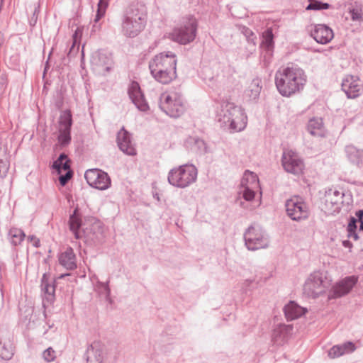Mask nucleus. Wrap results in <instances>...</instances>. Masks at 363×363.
Here are the masks:
<instances>
[{
    "instance_id": "42",
    "label": "nucleus",
    "mask_w": 363,
    "mask_h": 363,
    "mask_svg": "<svg viewBox=\"0 0 363 363\" xmlns=\"http://www.w3.org/2000/svg\"><path fill=\"white\" fill-rule=\"evenodd\" d=\"M240 32L245 35L249 43H252L253 45H256L257 37L251 29L246 26H242L240 28Z\"/></svg>"
},
{
    "instance_id": "18",
    "label": "nucleus",
    "mask_w": 363,
    "mask_h": 363,
    "mask_svg": "<svg viewBox=\"0 0 363 363\" xmlns=\"http://www.w3.org/2000/svg\"><path fill=\"white\" fill-rule=\"evenodd\" d=\"M311 36L318 43L322 45L330 43L334 38L333 30L325 24H317L311 31Z\"/></svg>"
},
{
    "instance_id": "40",
    "label": "nucleus",
    "mask_w": 363,
    "mask_h": 363,
    "mask_svg": "<svg viewBox=\"0 0 363 363\" xmlns=\"http://www.w3.org/2000/svg\"><path fill=\"white\" fill-rule=\"evenodd\" d=\"M58 141L62 146L68 145L71 141V130L59 128Z\"/></svg>"
},
{
    "instance_id": "19",
    "label": "nucleus",
    "mask_w": 363,
    "mask_h": 363,
    "mask_svg": "<svg viewBox=\"0 0 363 363\" xmlns=\"http://www.w3.org/2000/svg\"><path fill=\"white\" fill-rule=\"evenodd\" d=\"M185 148L196 155H203L207 152L205 141L197 136H189L184 143Z\"/></svg>"
},
{
    "instance_id": "56",
    "label": "nucleus",
    "mask_w": 363,
    "mask_h": 363,
    "mask_svg": "<svg viewBox=\"0 0 363 363\" xmlns=\"http://www.w3.org/2000/svg\"><path fill=\"white\" fill-rule=\"evenodd\" d=\"M342 245L345 247H347V248H349V249H351L352 247V243L350 240H343L342 241Z\"/></svg>"
},
{
    "instance_id": "7",
    "label": "nucleus",
    "mask_w": 363,
    "mask_h": 363,
    "mask_svg": "<svg viewBox=\"0 0 363 363\" xmlns=\"http://www.w3.org/2000/svg\"><path fill=\"white\" fill-rule=\"evenodd\" d=\"M112 54L104 49H99L92 53L91 65L92 70L99 75H106L113 67Z\"/></svg>"
},
{
    "instance_id": "38",
    "label": "nucleus",
    "mask_w": 363,
    "mask_h": 363,
    "mask_svg": "<svg viewBox=\"0 0 363 363\" xmlns=\"http://www.w3.org/2000/svg\"><path fill=\"white\" fill-rule=\"evenodd\" d=\"M13 355V349L11 344L8 342L2 343L0 340V357L5 360H9Z\"/></svg>"
},
{
    "instance_id": "26",
    "label": "nucleus",
    "mask_w": 363,
    "mask_h": 363,
    "mask_svg": "<svg viewBox=\"0 0 363 363\" xmlns=\"http://www.w3.org/2000/svg\"><path fill=\"white\" fill-rule=\"evenodd\" d=\"M274 46V34L272 28H267L262 33V41L261 47L264 49V58L266 60L267 57H271L273 52Z\"/></svg>"
},
{
    "instance_id": "31",
    "label": "nucleus",
    "mask_w": 363,
    "mask_h": 363,
    "mask_svg": "<svg viewBox=\"0 0 363 363\" xmlns=\"http://www.w3.org/2000/svg\"><path fill=\"white\" fill-rule=\"evenodd\" d=\"M307 130L313 136H323V122L321 118L313 117L311 118L307 124Z\"/></svg>"
},
{
    "instance_id": "37",
    "label": "nucleus",
    "mask_w": 363,
    "mask_h": 363,
    "mask_svg": "<svg viewBox=\"0 0 363 363\" xmlns=\"http://www.w3.org/2000/svg\"><path fill=\"white\" fill-rule=\"evenodd\" d=\"M96 183V184L92 185V187L99 190H105L111 185V179L106 172L100 169Z\"/></svg>"
},
{
    "instance_id": "16",
    "label": "nucleus",
    "mask_w": 363,
    "mask_h": 363,
    "mask_svg": "<svg viewBox=\"0 0 363 363\" xmlns=\"http://www.w3.org/2000/svg\"><path fill=\"white\" fill-rule=\"evenodd\" d=\"M117 145L125 154L134 156L137 154L136 149L132 143L131 135L123 127L117 133Z\"/></svg>"
},
{
    "instance_id": "6",
    "label": "nucleus",
    "mask_w": 363,
    "mask_h": 363,
    "mask_svg": "<svg viewBox=\"0 0 363 363\" xmlns=\"http://www.w3.org/2000/svg\"><path fill=\"white\" fill-rule=\"evenodd\" d=\"M197 169L193 164H183L173 168L168 174L169 183L178 188H185L194 183L197 178Z\"/></svg>"
},
{
    "instance_id": "59",
    "label": "nucleus",
    "mask_w": 363,
    "mask_h": 363,
    "mask_svg": "<svg viewBox=\"0 0 363 363\" xmlns=\"http://www.w3.org/2000/svg\"><path fill=\"white\" fill-rule=\"evenodd\" d=\"M48 67H49L48 62H46V65H45V69H44L43 77L45 75V73H46V72H47V70H48Z\"/></svg>"
},
{
    "instance_id": "22",
    "label": "nucleus",
    "mask_w": 363,
    "mask_h": 363,
    "mask_svg": "<svg viewBox=\"0 0 363 363\" xmlns=\"http://www.w3.org/2000/svg\"><path fill=\"white\" fill-rule=\"evenodd\" d=\"M68 225L69 230L73 233L77 240L82 238V231H81L82 214L80 213L78 206H77L72 213L69 215Z\"/></svg>"
},
{
    "instance_id": "15",
    "label": "nucleus",
    "mask_w": 363,
    "mask_h": 363,
    "mask_svg": "<svg viewBox=\"0 0 363 363\" xmlns=\"http://www.w3.org/2000/svg\"><path fill=\"white\" fill-rule=\"evenodd\" d=\"M87 221L89 227H86L82 230V236L90 239L94 242H100L104 238V225L95 217H90Z\"/></svg>"
},
{
    "instance_id": "32",
    "label": "nucleus",
    "mask_w": 363,
    "mask_h": 363,
    "mask_svg": "<svg viewBox=\"0 0 363 363\" xmlns=\"http://www.w3.org/2000/svg\"><path fill=\"white\" fill-rule=\"evenodd\" d=\"M52 168L57 174H61L63 171L71 169V160L65 153L62 152L59 155L58 158L53 162Z\"/></svg>"
},
{
    "instance_id": "45",
    "label": "nucleus",
    "mask_w": 363,
    "mask_h": 363,
    "mask_svg": "<svg viewBox=\"0 0 363 363\" xmlns=\"http://www.w3.org/2000/svg\"><path fill=\"white\" fill-rule=\"evenodd\" d=\"M43 357L48 362H52L56 357L55 351L52 347H48L44 350Z\"/></svg>"
},
{
    "instance_id": "44",
    "label": "nucleus",
    "mask_w": 363,
    "mask_h": 363,
    "mask_svg": "<svg viewBox=\"0 0 363 363\" xmlns=\"http://www.w3.org/2000/svg\"><path fill=\"white\" fill-rule=\"evenodd\" d=\"M97 287L101 290V293L104 294L106 300L110 298L111 289L108 286V281L102 282L100 281H97Z\"/></svg>"
},
{
    "instance_id": "50",
    "label": "nucleus",
    "mask_w": 363,
    "mask_h": 363,
    "mask_svg": "<svg viewBox=\"0 0 363 363\" xmlns=\"http://www.w3.org/2000/svg\"><path fill=\"white\" fill-rule=\"evenodd\" d=\"M321 1L318 0H308V4L306 6V10L320 11Z\"/></svg>"
},
{
    "instance_id": "49",
    "label": "nucleus",
    "mask_w": 363,
    "mask_h": 363,
    "mask_svg": "<svg viewBox=\"0 0 363 363\" xmlns=\"http://www.w3.org/2000/svg\"><path fill=\"white\" fill-rule=\"evenodd\" d=\"M40 13V6H35L34 11L32 16L29 18V25L30 27L33 28L35 26L38 21V16Z\"/></svg>"
},
{
    "instance_id": "12",
    "label": "nucleus",
    "mask_w": 363,
    "mask_h": 363,
    "mask_svg": "<svg viewBox=\"0 0 363 363\" xmlns=\"http://www.w3.org/2000/svg\"><path fill=\"white\" fill-rule=\"evenodd\" d=\"M281 162L284 169L287 172L295 175H298L303 172V162L293 150H287L283 152Z\"/></svg>"
},
{
    "instance_id": "27",
    "label": "nucleus",
    "mask_w": 363,
    "mask_h": 363,
    "mask_svg": "<svg viewBox=\"0 0 363 363\" xmlns=\"http://www.w3.org/2000/svg\"><path fill=\"white\" fill-rule=\"evenodd\" d=\"M356 347L353 342H346L342 345L333 346L328 352L330 358H337L346 353H350L355 350Z\"/></svg>"
},
{
    "instance_id": "47",
    "label": "nucleus",
    "mask_w": 363,
    "mask_h": 363,
    "mask_svg": "<svg viewBox=\"0 0 363 363\" xmlns=\"http://www.w3.org/2000/svg\"><path fill=\"white\" fill-rule=\"evenodd\" d=\"M81 35H82V30L79 28H77V30H75L74 33L72 35L73 43L70 48V50H69L70 52L74 48V47L76 45H77V50L79 49V40H80Z\"/></svg>"
},
{
    "instance_id": "33",
    "label": "nucleus",
    "mask_w": 363,
    "mask_h": 363,
    "mask_svg": "<svg viewBox=\"0 0 363 363\" xmlns=\"http://www.w3.org/2000/svg\"><path fill=\"white\" fill-rule=\"evenodd\" d=\"M345 152L348 160L354 164L359 165L363 162V151L350 145L345 147Z\"/></svg>"
},
{
    "instance_id": "5",
    "label": "nucleus",
    "mask_w": 363,
    "mask_h": 363,
    "mask_svg": "<svg viewBox=\"0 0 363 363\" xmlns=\"http://www.w3.org/2000/svg\"><path fill=\"white\" fill-rule=\"evenodd\" d=\"M245 245L250 251L267 248L270 239L267 231L257 224L249 226L243 235Z\"/></svg>"
},
{
    "instance_id": "2",
    "label": "nucleus",
    "mask_w": 363,
    "mask_h": 363,
    "mask_svg": "<svg viewBox=\"0 0 363 363\" xmlns=\"http://www.w3.org/2000/svg\"><path fill=\"white\" fill-rule=\"evenodd\" d=\"M216 121L223 130L234 133L245 129L247 118L241 107L229 101H223L217 111Z\"/></svg>"
},
{
    "instance_id": "48",
    "label": "nucleus",
    "mask_w": 363,
    "mask_h": 363,
    "mask_svg": "<svg viewBox=\"0 0 363 363\" xmlns=\"http://www.w3.org/2000/svg\"><path fill=\"white\" fill-rule=\"evenodd\" d=\"M9 169V162L6 160L0 159V177H5Z\"/></svg>"
},
{
    "instance_id": "14",
    "label": "nucleus",
    "mask_w": 363,
    "mask_h": 363,
    "mask_svg": "<svg viewBox=\"0 0 363 363\" xmlns=\"http://www.w3.org/2000/svg\"><path fill=\"white\" fill-rule=\"evenodd\" d=\"M357 281L358 278L357 277L350 276L337 282L330 290L328 298H338L347 294L357 284Z\"/></svg>"
},
{
    "instance_id": "54",
    "label": "nucleus",
    "mask_w": 363,
    "mask_h": 363,
    "mask_svg": "<svg viewBox=\"0 0 363 363\" xmlns=\"http://www.w3.org/2000/svg\"><path fill=\"white\" fill-rule=\"evenodd\" d=\"M347 237L349 238H352L354 240H357L359 239V235L357 233V230L347 231Z\"/></svg>"
},
{
    "instance_id": "57",
    "label": "nucleus",
    "mask_w": 363,
    "mask_h": 363,
    "mask_svg": "<svg viewBox=\"0 0 363 363\" xmlns=\"http://www.w3.org/2000/svg\"><path fill=\"white\" fill-rule=\"evenodd\" d=\"M330 6H331L330 4H329L328 3H325V2L321 1V4H320L321 10L328 9L330 8Z\"/></svg>"
},
{
    "instance_id": "35",
    "label": "nucleus",
    "mask_w": 363,
    "mask_h": 363,
    "mask_svg": "<svg viewBox=\"0 0 363 363\" xmlns=\"http://www.w3.org/2000/svg\"><path fill=\"white\" fill-rule=\"evenodd\" d=\"M260 83L261 80L259 79H254L248 88L245 90V95L248 96L250 100L258 99L262 90Z\"/></svg>"
},
{
    "instance_id": "41",
    "label": "nucleus",
    "mask_w": 363,
    "mask_h": 363,
    "mask_svg": "<svg viewBox=\"0 0 363 363\" xmlns=\"http://www.w3.org/2000/svg\"><path fill=\"white\" fill-rule=\"evenodd\" d=\"M99 169H90L85 172L84 178L86 180L89 186H92L93 184H96V178L99 177Z\"/></svg>"
},
{
    "instance_id": "4",
    "label": "nucleus",
    "mask_w": 363,
    "mask_h": 363,
    "mask_svg": "<svg viewBox=\"0 0 363 363\" xmlns=\"http://www.w3.org/2000/svg\"><path fill=\"white\" fill-rule=\"evenodd\" d=\"M159 107L167 116L174 118L180 117L186 109L183 96L175 91L162 94Z\"/></svg>"
},
{
    "instance_id": "11",
    "label": "nucleus",
    "mask_w": 363,
    "mask_h": 363,
    "mask_svg": "<svg viewBox=\"0 0 363 363\" xmlns=\"http://www.w3.org/2000/svg\"><path fill=\"white\" fill-rule=\"evenodd\" d=\"M176 55L172 52H168L167 53L161 52L156 55L149 62L150 72H155L156 69H176Z\"/></svg>"
},
{
    "instance_id": "21",
    "label": "nucleus",
    "mask_w": 363,
    "mask_h": 363,
    "mask_svg": "<svg viewBox=\"0 0 363 363\" xmlns=\"http://www.w3.org/2000/svg\"><path fill=\"white\" fill-rule=\"evenodd\" d=\"M325 203L330 204H350L352 196L350 194H345L343 191L329 189L325 192Z\"/></svg>"
},
{
    "instance_id": "61",
    "label": "nucleus",
    "mask_w": 363,
    "mask_h": 363,
    "mask_svg": "<svg viewBox=\"0 0 363 363\" xmlns=\"http://www.w3.org/2000/svg\"><path fill=\"white\" fill-rule=\"evenodd\" d=\"M239 204H240V205L243 204V201H240L239 202Z\"/></svg>"
},
{
    "instance_id": "55",
    "label": "nucleus",
    "mask_w": 363,
    "mask_h": 363,
    "mask_svg": "<svg viewBox=\"0 0 363 363\" xmlns=\"http://www.w3.org/2000/svg\"><path fill=\"white\" fill-rule=\"evenodd\" d=\"M356 218L359 223L363 220V210H359L356 212Z\"/></svg>"
},
{
    "instance_id": "23",
    "label": "nucleus",
    "mask_w": 363,
    "mask_h": 363,
    "mask_svg": "<svg viewBox=\"0 0 363 363\" xmlns=\"http://www.w3.org/2000/svg\"><path fill=\"white\" fill-rule=\"evenodd\" d=\"M85 357L87 362L102 363L104 360V352L100 342H94L90 345L86 349Z\"/></svg>"
},
{
    "instance_id": "46",
    "label": "nucleus",
    "mask_w": 363,
    "mask_h": 363,
    "mask_svg": "<svg viewBox=\"0 0 363 363\" xmlns=\"http://www.w3.org/2000/svg\"><path fill=\"white\" fill-rule=\"evenodd\" d=\"M351 18L353 21H363V12L362 9L353 7L350 11Z\"/></svg>"
},
{
    "instance_id": "1",
    "label": "nucleus",
    "mask_w": 363,
    "mask_h": 363,
    "mask_svg": "<svg viewBox=\"0 0 363 363\" xmlns=\"http://www.w3.org/2000/svg\"><path fill=\"white\" fill-rule=\"evenodd\" d=\"M307 77L304 71L298 67H287L275 74V84L279 94L286 97L302 90Z\"/></svg>"
},
{
    "instance_id": "52",
    "label": "nucleus",
    "mask_w": 363,
    "mask_h": 363,
    "mask_svg": "<svg viewBox=\"0 0 363 363\" xmlns=\"http://www.w3.org/2000/svg\"><path fill=\"white\" fill-rule=\"evenodd\" d=\"M358 220L354 218V217H350V220H349V223L347 225V231H354V230H357V222Z\"/></svg>"
},
{
    "instance_id": "29",
    "label": "nucleus",
    "mask_w": 363,
    "mask_h": 363,
    "mask_svg": "<svg viewBox=\"0 0 363 363\" xmlns=\"http://www.w3.org/2000/svg\"><path fill=\"white\" fill-rule=\"evenodd\" d=\"M59 262L60 264L67 269L73 270L77 268L76 256L72 248H67V250L60 255Z\"/></svg>"
},
{
    "instance_id": "34",
    "label": "nucleus",
    "mask_w": 363,
    "mask_h": 363,
    "mask_svg": "<svg viewBox=\"0 0 363 363\" xmlns=\"http://www.w3.org/2000/svg\"><path fill=\"white\" fill-rule=\"evenodd\" d=\"M25 237L26 234L21 228L13 227L8 232V239L13 246L20 245Z\"/></svg>"
},
{
    "instance_id": "39",
    "label": "nucleus",
    "mask_w": 363,
    "mask_h": 363,
    "mask_svg": "<svg viewBox=\"0 0 363 363\" xmlns=\"http://www.w3.org/2000/svg\"><path fill=\"white\" fill-rule=\"evenodd\" d=\"M109 1L110 0H99L96 14L94 18L95 23L99 22V20L104 16L106 9L109 4Z\"/></svg>"
},
{
    "instance_id": "28",
    "label": "nucleus",
    "mask_w": 363,
    "mask_h": 363,
    "mask_svg": "<svg viewBox=\"0 0 363 363\" xmlns=\"http://www.w3.org/2000/svg\"><path fill=\"white\" fill-rule=\"evenodd\" d=\"M288 216L294 220L305 219L308 216V206H286Z\"/></svg>"
},
{
    "instance_id": "43",
    "label": "nucleus",
    "mask_w": 363,
    "mask_h": 363,
    "mask_svg": "<svg viewBox=\"0 0 363 363\" xmlns=\"http://www.w3.org/2000/svg\"><path fill=\"white\" fill-rule=\"evenodd\" d=\"M64 172V174H58V179L60 185L62 186H65L73 176V171L72 170V169L65 170Z\"/></svg>"
},
{
    "instance_id": "9",
    "label": "nucleus",
    "mask_w": 363,
    "mask_h": 363,
    "mask_svg": "<svg viewBox=\"0 0 363 363\" xmlns=\"http://www.w3.org/2000/svg\"><path fill=\"white\" fill-rule=\"evenodd\" d=\"M197 30L196 21H189L180 27L175 28L170 33L171 39L182 45H186L192 42Z\"/></svg>"
},
{
    "instance_id": "53",
    "label": "nucleus",
    "mask_w": 363,
    "mask_h": 363,
    "mask_svg": "<svg viewBox=\"0 0 363 363\" xmlns=\"http://www.w3.org/2000/svg\"><path fill=\"white\" fill-rule=\"evenodd\" d=\"M28 240L30 242H33V245L35 247H39L40 246V240L37 238L35 235H29L28 237Z\"/></svg>"
},
{
    "instance_id": "8",
    "label": "nucleus",
    "mask_w": 363,
    "mask_h": 363,
    "mask_svg": "<svg viewBox=\"0 0 363 363\" xmlns=\"http://www.w3.org/2000/svg\"><path fill=\"white\" fill-rule=\"evenodd\" d=\"M259 187L257 174L249 170L244 172L240 182V188L238 191V199L245 201H252L255 196V191Z\"/></svg>"
},
{
    "instance_id": "10",
    "label": "nucleus",
    "mask_w": 363,
    "mask_h": 363,
    "mask_svg": "<svg viewBox=\"0 0 363 363\" xmlns=\"http://www.w3.org/2000/svg\"><path fill=\"white\" fill-rule=\"evenodd\" d=\"M324 290L322 274L319 272L311 274L303 285L304 294L308 297L315 298L324 292Z\"/></svg>"
},
{
    "instance_id": "17",
    "label": "nucleus",
    "mask_w": 363,
    "mask_h": 363,
    "mask_svg": "<svg viewBox=\"0 0 363 363\" xmlns=\"http://www.w3.org/2000/svg\"><path fill=\"white\" fill-rule=\"evenodd\" d=\"M128 95L132 102L140 111H147L149 109V106L137 82L131 83L128 88Z\"/></svg>"
},
{
    "instance_id": "51",
    "label": "nucleus",
    "mask_w": 363,
    "mask_h": 363,
    "mask_svg": "<svg viewBox=\"0 0 363 363\" xmlns=\"http://www.w3.org/2000/svg\"><path fill=\"white\" fill-rule=\"evenodd\" d=\"M285 204H304L303 200L299 196H294L293 198L289 199L286 201Z\"/></svg>"
},
{
    "instance_id": "20",
    "label": "nucleus",
    "mask_w": 363,
    "mask_h": 363,
    "mask_svg": "<svg viewBox=\"0 0 363 363\" xmlns=\"http://www.w3.org/2000/svg\"><path fill=\"white\" fill-rule=\"evenodd\" d=\"M292 331V325L279 324L272 331V340L276 345H283L291 335Z\"/></svg>"
},
{
    "instance_id": "24",
    "label": "nucleus",
    "mask_w": 363,
    "mask_h": 363,
    "mask_svg": "<svg viewBox=\"0 0 363 363\" xmlns=\"http://www.w3.org/2000/svg\"><path fill=\"white\" fill-rule=\"evenodd\" d=\"M41 291L44 294V298L48 302L52 303L55 299V281L50 279L46 274L43 275L41 279Z\"/></svg>"
},
{
    "instance_id": "3",
    "label": "nucleus",
    "mask_w": 363,
    "mask_h": 363,
    "mask_svg": "<svg viewBox=\"0 0 363 363\" xmlns=\"http://www.w3.org/2000/svg\"><path fill=\"white\" fill-rule=\"evenodd\" d=\"M147 11L144 5L133 4L127 9L122 21V33L128 38H135L145 28Z\"/></svg>"
},
{
    "instance_id": "36",
    "label": "nucleus",
    "mask_w": 363,
    "mask_h": 363,
    "mask_svg": "<svg viewBox=\"0 0 363 363\" xmlns=\"http://www.w3.org/2000/svg\"><path fill=\"white\" fill-rule=\"evenodd\" d=\"M73 123L72 114L69 109H66L60 113L59 118L60 128L71 130Z\"/></svg>"
},
{
    "instance_id": "58",
    "label": "nucleus",
    "mask_w": 363,
    "mask_h": 363,
    "mask_svg": "<svg viewBox=\"0 0 363 363\" xmlns=\"http://www.w3.org/2000/svg\"><path fill=\"white\" fill-rule=\"evenodd\" d=\"M6 75L1 76L0 84L2 86L6 85Z\"/></svg>"
},
{
    "instance_id": "25",
    "label": "nucleus",
    "mask_w": 363,
    "mask_h": 363,
    "mask_svg": "<svg viewBox=\"0 0 363 363\" xmlns=\"http://www.w3.org/2000/svg\"><path fill=\"white\" fill-rule=\"evenodd\" d=\"M284 312L287 320H293L304 315L307 312V309L291 301L284 306Z\"/></svg>"
},
{
    "instance_id": "13",
    "label": "nucleus",
    "mask_w": 363,
    "mask_h": 363,
    "mask_svg": "<svg viewBox=\"0 0 363 363\" xmlns=\"http://www.w3.org/2000/svg\"><path fill=\"white\" fill-rule=\"evenodd\" d=\"M363 82L358 76L347 75L341 84L342 90L348 99H356L362 93Z\"/></svg>"
},
{
    "instance_id": "60",
    "label": "nucleus",
    "mask_w": 363,
    "mask_h": 363,
    "mask_svg": "<svg viewBox=\"0 0 363 363\" xmlns=\"http://www.w3.org/2000/svg\"><path fill=\"white\" fill-rule=\"evenodd\" d=\"M359 229L363 231V220L360 222Z\"/></svg>"
},
{
    "instance_id": "30",
    "label": "nucleus",
    "mask_w": 363,
    "mask_h": 363,
    "mask_svg": "<svg viewBox=\"0 0 363 363\" xmlns=\"http://www.w3.org/2000/svg\"><path fill=\"white\" fill-rule=\"evenodd\" d=\"M150 73L155 80L163 84L170 83L177 77L176 69H173L167 70L157 69V71L156 70Z\"/></svg>"
}]
</instances>
